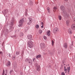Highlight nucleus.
<instances>
[{
  "label": "nucleus",
  "instance_id": "nucleus-46",
  "mask_svg": "<svg viewBox=\"0 0 75 75\" xmlns=\"http://www.w3.org/2000/svg\"><path fill=\"white\" fill-rule=\"evenodd\" d=\"M70 67H69V71L70 69Z\"/></svg>",
  "mask_w": 75,
  "mask_h": 75
},
{
  "label": "nucleus",
  "instance_id": "nucleus-4",
  "mask_svg": "<svg viewBox=\"0 0 75 75\" xmlns=\"http://www.w3.org/2000/svg\"><path fill=\"white\" fill-rule=\"evenodd\" d=\"M24 22V20L23 19H21L20 21H19V24L18 25V27H22V25H23V24Z\"/></svg>",
  "mask_w": 75,
  "mask_h": 75
},
{
  "label": "nucleus",
  "instance_id": "nucleus-11",
  "mask_svg": "<svg viewBox=\"0 0 75 75\" xmlns=\"http://www.w3.org/2000/svg\"><path fill=\"white\" fill-rule=\"evenodd\" d=\"M33 61V60H31V59H29L28 60V62L30 64V65H32L33 64V62H32Z\"/></svg>",
  "mask_w": 75,
  "mask_h": 75
},
{
  "label": "nucleus",
  "instance_id": "nucleus-13",
  "mask_svg": "<svg viewBox=\"0 0 75 75\" xmlns=\"http://www.w3.org/2000/svg\"><path fill=\"white\" fill-rule=\"evenodd\" d=\"M63 47L65 48H67L68 47V45H67V43H64V44Z\"/></svg>",
  "mask_w": 75,
  "mask_h": 75
},
{
  "label": "nucleus",
  "instance_id": "nucleus-47",
  "mask_svg": "<svg viewBox=\"0 0 75 75\" xmlns=\"http://www.w3.org/2000/svg\"><path fill=\"white\" fill-rule=\"evenodd\" d=\"M9 57H11V56H10V54H9Z\"/></svg>",
  "mask_w": 75,
  "mask_h": 75
},
{
  "label": "nucleus",
  "instance_id": "nucleus-16",
  "mask_svg": "<svg viewBox=\"0 0 75 75\" xmlns=\"http://www.w3.org/2000/svg\"><path fill=\"white\" fill-rule=\"evenodd\" d=\"M68 31L69 33L70 34H71L72 33V30H71V29H69Z\"/></svg>",
  "mask_w": 75,
  "mask_h": 75
},
{
  "label": "nucleus",
  "instance_id": "nucleus-51",
  "mask_svg": "<svg viewBox=\"0 0 75 75\" xmlns=\"http://www.w3.org/2000/svg\"><path fill=\"white\" fill-rule=\"evenodd\" d=\"M65 1H68V0H65Z\"/></svg>",
  "mask_w": 75,
  "mask_h": 75
},
{
  "label": "nucleus",
  "instance_id": "nucleus-8",
  "mask_svg": "<svg viewBox=\"0 0 75 75\" xmlns=\"http://www.w3.org/2000/svg\"><path fill=\"white\" fill-rule=\"evenodd\" d=\"M40 45L41 48H44V47H45V44L43 43H40Z\"/></svg>",
  "mask_w": 75,
  "mask_h": 75
},
{
  "label": "nucleus",
  "instance_id": "nucleus-18",
  "mask_svg": "<svg viewBox=\"0 0 75 75\" xmlns=\"http://www.w3.org/2000/svg\"><path fill=\"white\" fill-rule=\"evenodd\" d=\"M10 62L8 61L6 64L7 67H9L10 65Z\"/></svg>",
  "mask_w": 75,
  "mask_h": 75
},
{
  "label": "nucleus",
  "instance_id": "nucleus-38",
  "mask_svg": "<svg viewBox=\"0 0 75 75\" xmlns=\"http://www.w3.org/2000/svg\"><path fill=\"white\" fill-rule=\"evenodd\" d=\"M64 71H66V72H65V73H66V72H67V70H68V69H64Z\"/></svg>",
  "mask_w": 75,
  "mask_h": 75
},
{
  "label": "nucleus",
  "instance_id": "nucleus-21",
  "mask_svg": "<svg viewBox=\"0 0 75 75\" xmlns=\"http://www.w3.org/2000/svg\"><path fill=\"white\" fill-rule=\"evenodd\" d=\"M57 9V7H54L53 9V11H54V12H55L56 11Z\"/></svg>",
  "mask_w": 75,
  "mask_h": 75
},
{
  "label": "nucleus",
  "instance_id": "nucleus-12",
  "mask_svg": "<svg viewBox=\"0 0 75 75\" xmlns=\"http://www.w3.org/2000/svg\"><path fill=\"white\" fill-rule=\"evenodd\" d=\"M71 27L72 30H75V24H73L72 25Z\"/></svg>",
  "mask_w": 75,
  "mask_h": 75
},
{
  "label": "nucleus",
  "instance_id": "nucleus-7",
  "mask_svg": "<svg viewBox=\"0 0 75 75\" xmlns=\"http://www.w3.org/2000/svg\"><path fill=\"white\" fill-rule=\"evenodd\" d=\"M36 66L37 67H36L37 71H40V70L41 69V68H40V65H38V64H36Z\"/></svg>",
  "mask_w": 75,
  "mask_h": 75
},
{
  "label": "nucleus",
  "instance_id": "nucleus-32",
  "mask_svg": "<svg viewBox=\"0 0 75 75\" xmlns=\"http://www.w3.org/2000/svg\"><path fill=\"white\" fill-rule=\"evenodd\" d=\"M54 41L53 40H52V46L54 45Z\"/></svg>",
  "mask_w": 75,
  "mask_h": 75
},
{
  "label": "nucleus",
  "instance_id": "nucleus-5",
  "mask_svg": "<svg viewBox=\"0 0 75 75\" xmlns=\"http://www.w3.org/2000/svg\"><path fill=\"white\" fill-rule=\"evenodd\" d=\"M59 31V29L57 28H54L53 30V32L54 34H56Z\"/></svg>",
  "mask_w": 75,
  "mask_h": 75
},
{
  "label": "nucleus",
  "instance_id": "nucleus-29",
  "mask_svg": "<svg viewBox=\"0 0 75 75\" xmlns=\"http://www.w3.org/2000/svg\"><path fill=\"white\" fill-rule=\"evenodd\" d=\"M35 28H39V25L37 24L35 25Z\"/></svg>",
  "mask_w": 75,
  "mask_h": 75
},
{
  "label": "nucleus",
  "instance_id": "nucleus-40",
  "mask_svg": "<svg viewBox=\"0 0 75 75\" xmlns=\"http://www.w3.org/2000/svg\"><path fill=\"white\" fill-rule=\"evenodd\" d=\"M62 75H65V73H64L62 72Z\"/></svg>",
  "mask_w": 75,
  "mask_h": 75
},
{
  "label": "nucleus",
  "instance_id": "nucleus-20",
  "mask_svg": "<svg viewBox=\"0 0 75 75\" xmlns=\"http://www.w3.org/2000/svg\"><path fill=\"white\" fill-rule=\"evenodd\" d=\"M47 10L48 13H50L51 11L50 10V8L49 7H47Z\"/></svg>",
  "mask_w": 75,
  "mask_h": 75
},
{
  "label": "nucleus",
  "instance_id": "nucleus-44",
  "mask_svg": "<svg viewBox=\"0 0 75 75\" xmlns=\"http://www.w3.org/2000/svg\"><path fill=\"white\" fill-rule=\"evenodd\" d=\"M34 60H35V58H34L33 59V61L34 62Z\"/></svg>",
  "mask_w": 75,
  "mask_h": 75
},
{
  "label": "nucleus",
  "instance_id": "nucleus-41",
  "mask_svg": "<svg viewBox=\"0 0 75 75\" xmlns=\"http://www.w3.org/2000/svg\"><path fill=\"white\" fill-rule=\"evenodd\" d=\"M13 60H14L15 59V57H13L12 58Z\"/></svg>",
  "mask_w": 75,
  "mask_h": 75
},
{
  "label": "nucleus",
  "instance_id": "nucleus-55",
  "mask_svg": "<svg viewBox=\"0 0 75 75\" xmlns=\"http://www.w3.org/2000/svg\"><path fill=\"white\" fill-rule=\"evenodd\" d=\"M72 45H73V44H72Z\"/></svg>",
  "mask_w": 75,
  "mask_h": 75
},
{
  "label": "nucleus",
  "instance_id": "nucleus-3",
  "mask_svg": "<svg viewBox=\"0 0 75 75\" xmlns=\"http://www.w3.org/2000/svg\"><path fill=\"white\" fill-rule=\"evenodd\" d=\"M14 19L13 18H12V21L11 22V23L10 24V25H11V27H10L9 29L10 31H12L13 29V28L12 27L14 23Z\"/></svg>",
  "mask_w": 75,
  "mask_h": 75
},
{
  "label": "nucleus",
  "instance_id": "nucleus-35",
  "mask_svg": "<svg viewBox=\"0 0 75 75\" xmlns=\"http://www.w3.org/2000/svg\"><path fill=\"white\" fill-rule=\"evenodd\" d=\"M30 6H32V5H33V2H30Z\"/></svg>",
  "mask_w": 75,
  "mask_h": 75
},
{
  "label": "nucleus",
  "instance_id": "nucleus-53",
  "mask_svg": "<svg viewBox=\"0 0 75 75\" xmlns=\"http://www.w3.org/2000/svg\"><path fill=\"white\" fill-rule=\"evenodd\" d=\"M64 65H65V64H64Z\"/></svg>",
  "mask_w": 75,
  "mask_h": 75
},
{
  "label": "nucleus",
  "instance_id": "nucleus-17",
  "mask_svg": "<svg viewBox=\"0 0 75 75\" xmlns=\"http://www.w3.org/2000/svg\"><path fill=\"white\" fill-rule=\"evenodd\" d=\"M47 34L48 36H50V30H48L47 33Z\"/></svg>",
  "mask_w": 75,
  "mask_h": 75
},
{
  "label": "nucleus",
  "instance_id": "nucleus-34",
  "mask_svg": "<svg viewBox=\"0 0 75 75\" xmlns=\"http://www.w3.org/2000/svg\"><path fill=\"white\" fill-rule=\"evenodd\" d=\"M69 47L70 48V49H72V45L70 46Z\"/></svg>",
  "mask_w": 75,
  "mask_h": 75
},
{
  "label": "nucleus",
  "instance_id": "nucleus-54",
  "mask_svg": "<svg viewBox=\"0 0 75 75\" xmlns=\"http://www.w3.org/2000/svg\"><path fill=\"white\" fill-rule=\"evenodd\" d=\"M28 24H29V23H28Z\"/></svg>",
  "mask_w": 75,
  "mask_h": 75
},
{
  "label": "nucleus",
  "instance_id": "nucleus-39",
  "mask_svg": "<svg viewBox=\"0 0 75 75\" xmlns=\"http://www.w3.org/2000/svg\"><path fill=\"white\" fill-rule=\"evenodd\" d=\"M23 54H24V52L23 51V52H22L21 55H23Z\"/></svg>",
  "mask_w": 75,
  "mask_h": 75
},
{
  "label": "nucleus",
  "instance_id": "nucleus-31",
  "mask_svg": "<svg viewBox=\"0 0 75 75\" xmlns=\"http://www.w3.org/2000/svg\"><path fill=\"white\" fill-rule=\"evenodd\" d=\"M28 30V27H25V31H27Z\"/></svg>",
  "mask_w": 75,
  "mask_h": 75
},
{
  "label": "nucleus",
  "instance_id": "nucleus-27",
  "mask_svg": "<svg viewBox=\"0 0 75 75\" xmlns=\"http://www.w3.org/2000/svg\"><path fill=\"white\" fill-rule=\"evenodd\" d=\"M41 10V9H40L39 8H38L37 9V11L38 12V13H40V11Z\"/></svg>",
  "mask_w": 75,
  "mask_h": 75
},
{
  "label": "nucleus",
  "instance_id": "nucleus-24",
  "mask_svg": "<svg viewBox=\"0 0 75 75\" xmlns=\"http://www.w3.org/2000/svg\"><path fill=\"white\" fill-rule=\"evenodd\" d=\"M58 18L59 20H61V19H62V18L61 17V16L60 15H59L58 16Z\"/></svg>",
  "mask_w": 75,
  "mask_h": 75
},
{
  "label": "nucleus",
  "instance_id": "nucleus-14",
  "mask_svg": "<svg viewBox=\"0 0 75 75\" xmlns=\"http://www.w3.org/2000/svg\"><path fill=\"white\" fill-rule=\"evenodd\" d=\"M13 67L14 68V69H15V68L17 67V63H13Z\"/></svg>",
  "mask_w": 75,
  "mask_h": 75
},
{
  "label": "nucleus",
  "instance_id": "nucleus-56",
  "mask_svg": "<svg viewBox=\"0 0 75 75\" xmlns=\"http://www.w3.org/2000/svg\"><path fill=\"white\" fill-rule=\"evenodd\" d=\"M61 67H62V65H61Z\"/></svg>",
  "mask_w": 75,
  "mask_h": 75
},
{
  "label": "nucleus",
  "instance_id": "nucleus-6",
  "mask_svg": "<svg viewBox=\"0 0 75 75\" xmlns=\"http://www.w3.org/2000/svg\"><path fill=\"white\" fill-rule=\"evenodd\" d=\"M7 70H5V71L4 70H3V72L2 75H7Z\"/></svg>",
  "mask_w": 75,
  "mask_h": 75
},
{
  "label": "nucleus",
  "instance_id": "nucleus-50",
  "mask_svg": "<svg viewBox=\"0 0 75 75\" xmlns=\"http://www.w3.org/2000/svg\"><path fill=\"white\" fill-rule=\"evenodd\" d=\"M74 38H75V36H74Z\"/></svg>",
  "mask_w": 75,
  "mask_h": 75
},
{
  "label": "nucleus",
  "instance_id": "nucleus-37",
  "mask_svg": "<svg viewBox=\"0 0 75 75\" xmlns=\"http://www.w3.org/2000/svg\"><path fill=\"white\" fill-rule=\"evenodd\" d=\"M25 16H27V11L25 13Z\"/></svg>",
  "mask_w": 75,
  "mask_h": 75
},
{
  "label": "nucleus",
  "instance_id": "nucleus-30",
  "mask_svg": "<svg viewBox=\"0 0 75 75\" xmlns=\"http://www.w3.org/2000/svg\"><path fill=\"white\" fill-rule=\"evenodd\" d=\"M29 59H25V61L26 62H28Z\"/></svg>",
  "mask_w": 75,
  "mask_h": 75
},
{
  "label": "nucleus",
  "instance_id": "nucleus-19",
  "mask_svg": "<svg viewBox=\"0 0 75 75\" xmlns=\"http://www.w3.org/2000/svg\"><path fill=\"white\" fill-rule=\"evenodd\" d=\"M41 55L40 54H39L37 56L36 58H37V59H38V58H41Z\"/></svg>",
  "mask_w": 75,
  "mask_h": 75
},
{
  "label": "nucleus",
  "instance_id": "nucleus-2",
  "mask_svg": "<svg viewBox=\"0 0 75 75\" xmlns=\"http://www.w3.org/2000/svg\"><path fill=\"white\" fill-rule=\"evenodd\" d=\"M27 45L28 47L30 48H32V47H34L33 43V42H32V41H31V40H29L28 42Z\"/></svg>",
  "mask_w": 75,
  "mask_h": 75
},
{
  "label": "nucleus",
  "instance_id": "nucleus-43",
  "mask_svg": "<svg viewBox=\"0 0 75 75\" xmlns=\"http://www.w3.org/2000/svg\"><path fill=\"white\" fill-rule=\"evenodd\" d=\"M43 22H41V25H43Z\"/></svg>",
  "mask_w": 75,
  "mask_h": 75
},
{
  "label": "nucleus",
  "instance_id": "nucleus-57",
  "mask_svg": "<svg viewBox=\"0 0 75 75\" xmlns=\"http://www.w3.org/2000/svg\"><path fill=\"white\" fill-rule=\"evenodd\" d=\"M67 69H68V67H67Z\"/></svg>",
  "mask_w": 75,
  "mask_h": 75
},
{
  "label": "nucleus",
  "instance_id": "nucleus-1",
  "mask_svg": "<svg viewBox=\"0 0 75 75\" xmlns=\"http://www.w3.org/2000/svg\"><path fill=\"white\" fill-rule=\"evenodd\" d=\"M60 8L61 10L63 11V13H64L63 16L64 17H68L69 16V13H67V12L66 11H65V8L64 7V6H61Z\"/></svg>",
  "mask_w": 75,
  "mask_h": 75
},
{
  "label": "nucleus",
  "instance_id": "nucleus-42",
  "mask_svg": "<svg viewBox=\"0 0 75 75\" xmlns=\"http://www.w3.org/2000/svg\"><path fill=\"white\" fill-rule=\"evenodd\" d=\"M11 72H12V70H11L10 71V74H11Z\"/></svg>",
  "mask_w": 75,
  "mask_h": 75
},
{
  "label": "nucleus",
  "instance_id": "nucleus-23",
  "mask_svg": "<svg viewBox=\"0 0 75 75\" xmlns=\"http://www.w3.org/2000/svg\"><path fill=\"white\" fill-rule=\"evenodd\" d=\"M23 35H24V34H23V33L22 32H21L19 34V35L21 37L22 36H23Z\"/></svg>",
  "mask_w": 75,
  "mask_h": 75
},
{
  "label": "nucleus",
  "instance_id": "nucleus-45",
  "mask_svg": "<svg viewBox=\"0 0 75 75\" xmlns=\"http://www.w3.org/2000/svg\"><path fill=\"white\" fill-rule=\"evenodd\" d=\"M43 27H44V25H42V26H41V28H43Z\"/></svg>",
  "mask_w": 75,
  "mask_h": 75
},
{
  "label": "nucleus",
  "instance_id": "nucleus-49",
  "mask_svg": "<svg viewBox=\"0 0 75 75\" xmlns=\"http://www.w3.org/2000/svg\"><path fill=\"white\" fill-rule=\"evenodd\" d=\"M64 69H65V67H64Z\"/></svg>",
  "mask_w": 75,
  "mask_h": 75
},
{
  "label": "nucleus",
  "instance_id": "nucleus-22",
  "mask_svg": "<svg viewBox=\"0 0 75 75\" xmlns=\"http://www.w3.org/2000/svg\"><path fill=\"white\" fill-rule=\"evenodd\" d=\"M29 23H32V21H33V19L31 18H29Z\"/></svg>",
  "mask_w": 75,
  "mask_h": 75
},
{
  "label": "nucleus",
  "instance_id": "nucleus-26",
  "mask_svg": "<svg viewBox=\"0 0 75 75\" xmlns=\"http://www.w3.org/2000/svg\"><path fill=\"white\" fill-rule=\"evenodd\" d=\"M70 21L69 20H67L66 21V24L67 25H68L69 23H70Z\"/></svg>",
  "mask_w": 75,
  "mask_h": 75
},
{
  "label": "nucleus",
  "instance_id": "nucleus-28",
  "mask_svg": "<svg viewBox=\"0 0 75 75\" xmlns=\"http://www.w3.org/2000/svg\"><path fill=\"white\" fill-rule=\"evenodd\" d=\"M19 54H20V52H16V55H19Z\"/></svg>",
  "mask_w": 75,
  "mask_h": 75
},
{
  "label": "nucleus",
  "instance_id": "nucleus-25",
  "mask_svg": "<svg viewBox=\"0 0 75 75\" xmlns=\"http://www.w3.org/2000/svg\"><path fill=\"white\" fill-rule=\"evenodd\" d=\"M39 33L40 34H41L42 33V30H41V29H40L39 30Z\"/></svg>",
  "mask_w": 75,
  "mask_h": 75
},
{
  "label": "nucleus",
  "instance_id": "nucleus-9",
  "mask_svg": "<svg viewBox=\"0 0 75 75\" xmlns=\"http://www.w3.org/2000/svg\"><path fill=\"white\" fill-rule=\"evenodd\" d=\"M28 39H29V40H33L32 35H28Z\"/></svg>",
  "mask_w": 75,
  "mask_h": 75
},
{
  "label": "nucleus",
  "instance_id": "nucleus-33",
  "mask_svg": "<svg viewBox=\"0 0 75 75\" xmlns=\"http://www.w3.org/2000/svg\"><path fill=\"white\" fill-rule=\"evenodd\" d=\"M43 38L44 39V40H47V38L46 37V36H43Z\"/></svg>",
  "mask_w": 75,
  "mask_h": 75
},
{
  "label": "nucleus",
  "instance_id": "nucleus-52",
  "mask_svg": "<svg viewBox=\"0 0 75 75\" xmlns=\"http://www.w3.org/2000/svg\"><path fill=\"white\" fill-rule=\"evenodd\" d=\"M68 72H69V70L68 71Z\"/></svg>",
  "mask_w": 75,
  "mask_h": 75
},
{
  "label": "nucleus",
  "instance_id": "nucleus-15",
  "mask_svg": "<svg viewBox=\"0 0 75 75\" xmlns=\"http://www.w3.org/2000/svg\"><path fill=\"white\" fill-rule=\"evenodd\" d=\"M4 34H7L8 33V29H5V30L4 31Z\"/></svg>",
  "mask_w": 75,
  "mask_h": 75
},
{
  "label": "nucleus",
  "instance_id": "nucleus-36",
  "mask_svg": "<svg viewBox=\"0 0 75 75\" xmlns=\"http://www.w3.org/2000/svg\"><path fill=\"white\" fill-rule=\"evenodd\" d=\"M0 54L1 55H3V52H0Z\"/></svg>",
  "mask_w": 75,
  "mask_h": 75
},
{
  "label": "nucleus",
  "instance_id": "nucleus-48",
  "mask_svg": "<svg viewBox=\"0 0 75 75\" xmlns=\"http://www.w3.org/2000/svg\"><path fill=\"white\" fill-rule=\"evenodd\" d=\"M74 21H75V18H74Z\"/></svg>",
  "mask_w": 75,
  "mask_h": 75
},
{
  "label": "nucleus",
  "instance_id": "nucleus-10",
  "mask_svg": "<svg viewBox=\"0 0 75 75\" xmlns=\"http://www.w3.org/2000/svg\"><path fill=\"white\" fill-rule=\"evenodd\" d=\"M8 12V9H5L4 10V16H6V15H5V14H7V13Z\"/></svg>",
  "mask_w": 75,
  "mask_h": 75
}]
</instances>
